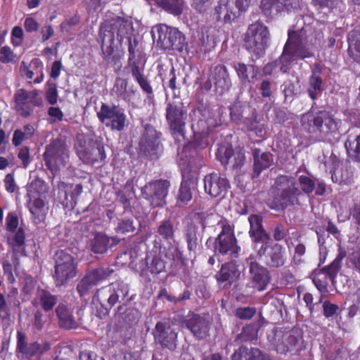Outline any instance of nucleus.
Instances as JSON below:
<instances>
[{
  "label": "nucleus",
  "instance_id": "obj_1",
  "mask_svg": "<svg viewBox=\"0 0 360 360\" xmlns=\"http://www.w3.org/2000/svg\"><path fill=\"white\" fill-rule=\"evenodd\" d=\"M316 43L308 26L296 31L289 30L281 56L264 67V75L277 77L279 72H287L293 61L314 56Z\"/></svg>",
  "mask_w": 360,
  "mask_h": 360
},
{
  "label": "nucleus",
  "instance_id": "obj_2",
  "mask_svg": "<svg viewBox=\"0 0 360 360\" xmlns=\"http://www.w3.org/2000/svg\"><path fill=\"white\" fill-rule=\"evenodd\" d=\"M248 221L250 226L249 234L257 255L259 257L265 256V263L271 267L282 266L285 263L283 247L277 243L269 245L270 236L263 228L262 217L252 214Z\"/></svg>",
  "mask_w": 360,
  "mask_h": 360
},
{
  "label": "nucleus",
  "instance_id": "obj_3",
  "mask_svg": "<svg viewBox=\"0 0 360 360\" xmlns=\"http://www.w3.org/2000/svg\"><path fill=\"white\" fill-rule=\"evenodd\" d=\"M133 32L132 22L129 19L117 17L109 23L101 27L99 38L103 58L108 63H115V52L117 45L115 43V34L117 41L121 44L124 39L131 37Z\"/></svg>",
  "mask_w": 360,
  "mask_h": 360
},
{
  "label": "nucleus",
  "instance_id": "obj_4",
  "mask_svg": "<svg viewBox=\"0 0 360 360\" xmlns=\"http://www.w3.org/2000/svg\"><path fill=\"white\" fill-rule=\"evenodd\" d=\"M302 124L309 132L318 134L321 137H326L338 128V123L326 111H320L316 115L306 113L302 116Z\"/></svg>",
  "mask_w": 360,
  "mask_h": 360
},
{
  "label": "nucleus",
  "instance_id": "obj_5",
  "mask_svg": "<svg viewBox=\"0 0 360 360\" xmlns=\"http://www.w3.org/2000/svg\"><path fill=\"white\" fill-rule=\"evenodd\" d=\"M129 293L127 284L117 282L98 290L93 297L94 304H100L108 312L116 303L125 301Z\"/></svg>",
  "mask_w": 360,
  "mask_h": 360
},
{
  "label": "nucleus",
  "instance_id": "obj_6",
  "mask_svg": "<svg viewBox=\"0 0 360 360\" xmlns=\"http://www.w3.org/2000/svg\"><path fill=\"white\" fill-rule=\"evenodd\" d=\"M55 274L53 278L56 285L61 286L65 285L70 279L77 275L76 264L70 250H58L54 256Z\"/></svg>",
  "mask_w": 360,
  "mask_h": 360
},
{
  "label": "nucleus",
  "instance_id": "obj_7",
  "mask_svg": "<svg viewBox=\"0 0 360 360\" xmlns=\"http://www.w3.org/2000/svg\"><path fill=\"white\" fill-rule=\"evenodd\" d=\"M267 27L260 22H255L249 26L245 39V46L257 56L264 54L269 42Z\"/></svg>",
  "mask_w": 360,
  "mask_h": 360
},
{
  "label": "nucleus",
  "instance_id": "obj_8",
  "mask_svg": "<svg viewBox=\"0 0 360 360\" xmlns=\"http://www.w3.org/2000/svg\"><path fill=\"white\" fill-rule=\"evenodd\" d=\"M152 36L158 46L163 49L181 50L184 41L182 34L176 28L165 24L153 27Z\"/></svg>",
  "mask_w": 360,
  "mask_h": 360
},
{
  "label": "nucleus",
  "instance_id": "obj_9",
  "mask_svg": "<svg viewBox=\"0 0 360 360\" xmlns=\"http://www.w3.org/2000/svg\"><path fill=\"white\" fill-rule=\"evenodd\" d=\"M45 165L53 174L65 167L69 160V151L65 142L56 139L49 143L44 153Z\"/></svg>",
  "mask_w": 360,
  "mask_h": 360
},
{
  "label": "nucleus",
  "instance_id": "obj_10",
  "mask_svg": "<svg viewBox=\"0 0 360 360\" xmlns=\"http://www.w3.org/2000/svg\"><path fill=\"white\" fill-rule=\"evenodd\" d=\"M277 189L281 191L279 196L274 199L275 206L278 209L292 205L297 201V197L301 194L300 190L296 187L294 179L286 176H280L276 180Z\"/></svg>",
  "mask_w": 360,
  "mask_h": 360
},
{
  "label": "nucleus",
  "instance_id": "obj_11",
  "mask_svg": "<svg viewBox=\"0 0 360 360\" xmlns=\"http://www.w3.org/2000/svg\"><path fill=\"white\" fill-rule=\"evenodd\" d=\"M97 115L99 120L112 130L120 131L125 127L127 115L124 110L117 105L103 103Z\"/></svg>",
  "mask_w": 360,
  "mask_h": 360
},
{
  "label": "nucleus",
  "instance_id": "obj_12",
  "mask_svg": "<svg viewBox=\"0 0 360 360\" xmlns=\"http://www.w3.org/2000/svg\"><path fill=\"white\" fill-rule=\"evenodd\" d=\"M214 249L221 255L232 257H237L240 250L237 245L233 230L227 221L221 222V231L215 239Z\"/></svg>",
  "mask_w": 360,
  "mask_h": 360
},
{
  "label": "nucleus",
  "instance_id": "obj_13",
  "mask_svg": "<svg viewBox=\"0 0 360 360\" xmlns=\"http://www.w3.org/2000/svg\"><path fill=\"white\" fill-rule=\"evenodd\" d=\"M300 334L297 330H276L272 340L276 350L281 354L297 351L299 348Z\"/></svg>",
  "mask_w": 360,
  "mask_h": 360
},
{
  "label": "nucleus",
  "instance_id": "obj_14",
  "mask_svg": "<svg viewBox=\"0 0 360 360\" xmlns=\"http://www.w3.org/2000/svg\"><path fill=\"white\" fill-rule=\"evenodd\" d=\"M251 0H219L215 11L219 19L229 22L246 11Z\"/></svg>",
  "mask_w": 360,
  "mask_h": 360
},
{
  "label": "nucleus",
  "instance_id": "obj_15",
  "mask_svg": "<svg viewBox=\"0 0 360 360\" xmlns=\"http://www.w3.org/2000/svg\"><path fill=\"white\" fill-rule=\"evenodd\" d=\"M170 184L167 180H158L150 182L142 188V195L153 207L165 205V198L168 194Z\"/></svg>",
  "mask_w": 360,
  "mask_h": 360
},
{
  "label": "nucleus",
  "instance_id": "obj_16",
  "mask_svg": "<svg viewBox=\"0 0 360 360\" xmlns=\"http://www.w3.org/2000/svg\"><path fill=\"white\" fill-rule=\"evenodd\" d=\"M41 101L38 98V91H27L20 89L15 94V108L19 113L27 117L33 110V106L39 105Z\"/></svg>",
  "mask_w": 360,
  "mask_h": 360
},
{
  "label": "nucleus",
  "instance_id": "obj_17",
  "mask_svg": "<svg viewBox=\"0 0 360 360\" xmlns=\"http://www.w3.org/2000/svg\"><path fill=\"white\" fill-rule=\"evenodd\" d=\"M261 8L267 16L282 12H295L302 7V0H262Z\"/></svg>",
  "mask_w": 360,
  "mask_h": 360
},
{
  "label": "nucleus",
  "instance_id": "obj_18",
  "mask_svg": "<svg viewBox=\"0 0 360 360\" xmlns=\"http://www.w3.org/2000/svg\"><path fill=\"white\" fill-rule=\"evenodd\" d=\"M6 227L8 231V244L14 252L22 250L25 243V233L18 227V218L13 213H9L6 218Z\"/></svg>",
  "mask_w": 360,
  "mask_h": 360
},
{
  "label": "nucleus",
  "instance_id": "obj_19",
  "mask_svg": "<svg viewBox=\"0 0 360 360\" xmlns=\"http://www.w3.org/2000/svg\"><path fill=\"white\" fill-rule=\"evenodd\" d=\"M77 154L84 163L90 164L105 158L104 146L101 143L91 140L87 144L76 146Z\"/></svg>",
  "mask_w": 360,
  "mask_h": 360
},
{
  "label": "nucleus",
  "instance_id": "obj_20",
  "mask_svg": "<svg viewBox=\"0 0 360 360\" xmlns=\"http://www.w3.org/2000/svg\"><path fill=\"white\" fill-rule=\"evenodd\" d=\"M140 152L143 155L155 158L160 150L159 135L152 127H146L139 142Z\"/></svg>",
  "mask_w": 360,
  "mask_h": 360
},
{
  "label": "nucleus",
  "instance_id": "obj_21",
  "mask_svg": "<svg viewBox=\"0 0 360 360\" xmlns=\"http://www.w3.org/2000/svg\"><path fill=\"white\" fill-rule=\"evenodd\" d=\"M166 118L170 129L181 133L185 126L186 113L180 102H170L166 109Z\"/></svg>",
  "mask_w": 360,
  "mask_h": 360
},
{
  "label": "nucleus",
  "instance_id": "obj_22",
  "mask_svg": "<svg viewBox=\"0 0 360 360\" xmlns=\"http://www.w3.org/2000/svg\"><path fill=\"white\" fill-rule=\"evenodd\" d=\"M229 188L226 178L217 173H211L204 178L205 191L212 197L224 195Z\"/></svg>",
  "mask_w": 360,
  "mask_h": 360
},
{
  "label": "nucleus",
  "instance_id": "obj_23",
  "mask_svg": "<svg viewBox=\"0 0 360 360\" xmlns=\"http://www.w3.org/2000/svg\"><path fill=\"white\" fill-rule=\"evenodd\" d=\"M112 91L119 99L131 104L140 99L138 89L134 85H129L127 80L121 77L116 78Z\"/></svg>",
  "mask_w": 360,
  "mask_h": 360
},
{
  "label": "nucleus",
  "instance_id": "obj_24",
  "mask_svg": "<svg viewBox=\"0 0 360 360\" xmlns=\"http://www.w3.org/2000/svg\"><path fill=\"white\" fill-rule=\"evenodd\" d=\"M251 274V286L258 291L264 290L270 281L268 271L256 262L250 256L248 259Z\"/></svg>",
  "mask_w": 360,
  "mask_h": 360
},
{
  "label": "nucleus",
  "instance_id": "obj_25",
  "mask_svg": "<svg viewBox=\"0 0 360 360\" xmlns=\"http://www.w3.org/2000/svg\"><path fill=\"white\" fill-rule=\"evenodd\" d=\"M217 157L224 165L230 164L233 168H237L243 165L245 155L241 150H233L229 146H221L217 153Z\"/></svg>",
  "mask_w": 360,
  "mask_h": 360
},
{
  "label": "nucleus",
  "instance_id": "obj_26",
  "mask_svg": "<svg viewBox=\"0 0 360 360\" xmlns=\"http://www.w3.org/2000/svg\"><path fill=\"white\" fill-rule=\"evenodd\" d=\"M153 335L155 340L162 346L169 348L174 347L177 334L167 323H157Z\"/></svg>",
  "mask_w": 360,
  "mask_h": 360
},
{
  "label": "nucleus",
  "instance_id": "obj_27",
  "mask_svg": "<svg viewBox=\"0 0 360 360\" xmlns=\"http://www.w3.org/2000/svg\"><path fill=\"white\" fill-rule=\"evenodd\" d=\"M186 328L198 339H202L208 335L210 326L208 321L197 314H190L185 321Z\"/></svg>",
  "mask_w": 360,
  "mask_h": 360
},
{
  "label": "nucleus",
  "instance_id": "obj_28",
  "mask_svg": "<svg viewBox=\"0 0 360 360\" xmlns=\"http://www.w3.org/2000/svg\"><path fill=\"white\" fill-rule=\"evenodd\" d=\"M60 198H63V203L65 207L74 208L77 205L78 196L82 191L80 184L72 185L60 182L58 185Z\"/></svg>",
  "mask_w": 360,
  "mask_h": 360
},
{
  "label": "nucleus",
  "instance_id": "obj_29",
  "mask_svg": "<svg viewBox=\"0 0 360 360\" xmlns=\"http://www.w3.org/2000/svg\"><path fill=\"white\" fill-rule=\"evenodd\" d=\"M27 206L35 224H39L45 219L48 207L41 198H29Z\"/></svg>",
  "mask_w": 360,
  "mask_h": 360
},
{
  "label": "nucleus",
  "instance_id": "obj_30",
  "mask_svg": "<svg viewBox=\"0 0 360 360\" xmlns=\"http://www.w3.org/2000/svg\"><path fill=\"white\" fill-rule=\"evenodd\" d=\"M212 78L217 89H220L222 93L227 91L231 86V82L227 68L222 65H217L214 68L212 73Z\"/></svg>",
  "mask_w": 360,
  "mask_h": 360
},
{
  "label": "nucleus",
  "instance_id": "obj_31",
  "mask_svg": "<svg viewBox=\"0 0 360 360\" xmlns=\"http://www.w3.org/2000/svg\"><path fill=\"white\" fill-rule=\"evenodd\" d=\"M217 125V121L211 113L205 110L202 113V117L193 124V130L202 136L207 135L210 131Z\"/></svg>",
  "mask_w": 360,
  "mask_h": 360
},
{
  "label": "nucleus",
  "instance_id": "obj_32",
  "mask_svg": "<svg viewBox=\"0 0 360 360\" xmlns=\"http://www.w3.org/2000/svg\"><path fill=\"white\" fill-rule=\"evenodd\" d=\"M240 272L235 262H229L224 264L217 275L219 282H228L229 284L236 281L240 276Z\"/></svg>",
  "mask_w": 360,
  "mask_h": 360
},
{
  "label": "nucleus",
  "instance_id": "obj_33",
  "mask_svg": "<svg viewBox=\"0 0 360 360\" xmlns=\"http://www.w3.org/2000/svg\"><path fill=\"white\" fill-rule=\"evenodd\" d=\"M346 257V251L341 246L338 248V254L335 259L327 266L324 267L321 274H325L326 276L334 283L335 278H336L338 271L342 266V259Z\"/></svg>",
  "mask_w": 360,
  "mask_h": 360
},
{
  "label": "nucleus",
  "instance_id": "obj_34",
  "mask_svg": "<svg viewBox=\"0 0 360 360\" xmlns=\"http://www.w3.org/2000/svg\"><path fill=\"white\" fill-rule=\"evenodd\" d=\"M39 343L37 342L27 344L26 335L21 331L17 333V351L27 358L37 355Z\"/></svg>",
  "mask_w": 360,
  "mask_h": 360
},
{
  "label": "nucleus",
  "instance_id": "obj_35",
  "mask_svg": "<svg viewBox=\"0 0 360 360\" xmlns=\"http://www.w3.org/2000/svg\"><path fill=\"white\" fill-rule=\"evenodd\" d=\"M274 162L273 155L269 153H262L259 154V152L255 150L254 152V172L253 177H257L259 175L262 170L269 168Z\"/></svg>",
  "mask_w": 360,
  "mask_h": 360
},
{
  "label": "nucleus",
  "instance_id": "obj_36",
  "mask_svg": "<svg viewBox=\"0 0 360 360\" xmlns=\"http://www.w3.org/2000/svg\"><path fill=\"white\" fill-rule=\"evenodd\" d=\"M201 231L200 226L195 221V217L193 216L191 222L187 225L186 229V239L188 245V249L191 252H195L198 247L197 236Z\"/></svg>",
  "mask_w": 360,
  "mask_h": 360
},
{
  "label": "nucleus",
  "instance_id": "obj_37",
  "mask_svg": "<svg viewBox=\"0 0 360 360\" xmlns=\"http://www.w3.org/2000/svg\"><path fill=\"white\" fill-rule=\"evenodd\" d=\"M56 313L59 320V325L66 329H72L77 327V323L70 311L65 305L60 304L56 309Z\"/></svg>",
  "mask_w": 360,
  "mask_h": 360
},
{
  "label": "nucleus",
  "instance_id": "obj_38",
  "mask_svg": "<svg viewBox=\"0 0 360 360\" xmlns=\"http://www.w3.org/2000/svg\"><path fill=\"white\" fill-rule=\"evenodd\" d=\"M118 240L116 238H109L103 233H98L95 236L92 243V250L96 253H104L109 246L117 244Z\"/></svg>",
  "mask_w": 360,
  "mask_h": 360
},
{
  "label": "nucleus",
  "instance_id": "obj_39",
  "mask_svg": "<svg viewBox=\"0 0 360 360\" xmlns=\"http://www.w3.org/2000/svg\"><path fill=\"white\" fill-rule=\"evenodd\" d=\"M193 217H195V221L200 224L202 232L207 226H213L215 224L221 226V222L226 221L220 219L217 214L207 212L195 213Z\"/></svg>",
  "mask_w": 360,
  "mask_h": 360
},
{
  "label": "nucleus",
  "instance_id": "obj_40",
  "mask_svg": "<svg viewBox=\"0 0 360 360\" xmlns=\"http://www.w3.org/2000/svg\"><path fill=\"white\" fill-rule=\"evenodd\" d=\"M57 297L46 290L39 291L37 297L34 301V305H39L45 311H49L57 303Z\"/></svg>",
  "mask_w": 360,
  "mask_h": 360
},
{
  "label": "nucleus",
  "instance_id": "obj_41",
  "mask_svg": "<svg viewBox=\"0 0 360 360\" xmlns=\"http://www.w3.org/2000/svg\"><path fill=\"white\" fill-rule=\"evenodd\" d=\"M263 354L257 349L240 347L232 356V360H263Z\"/></svg>",
  "mask_w": 360,
  "mask_h": 360
},
{
  "label": "nucleus",
  "instance_id": "obj_42",
  "mask_svg": "<svg viewBox=\"0 0 360 360\" xmlns=\"http://www.w3.org/2000/svg\"><path fill=\"white\" fill-rule=\"evenodd\" d=\"M345 146L348 155L356 161L360 162V134H349Z\"/></svg>",
  "mask_w": 360,
  "mask_h": 360
},
{
  "label": "nucleus",
  "instance_id": "obj_43",
  "mask_svg": "<svg viewBox=\"0 0 360 360\" xmlns=\"http://www.w3.org/2000/svg\"><path fill=\"white\" fill-rule=\"evenodd\" d=\"M236 70L238 77L243 81L250 82V78L254 79L257 73V69L254 65L247 66L243 63H235Z\"/></svg>",
  "mask_w": 360,
  "mask_h": 360
},
{
  "label": "nucleus",
  "instance_id": "obj_44",
  "mask_svg": "<svg viewBox=\"0 0 360 360\" xmlns=\"http://www.w3.org/2000/svg\"><path fill=\"white\" fill-rule=\"evenodd\" d=\"M34 128L31 124L25 125L22 129H17L13 133V143L14 146H20L25 140L30 139L34 134Z\"/></svg>",
  "mask_w": 360,
  "mask_h": 360
},
{
  "label": "nucleus",
  "instance_id": "obj_45",
  "mask_svg": "<svg viewBox=\"0 0 360 360\" xmlns=\"http://www.w3.org/2000/svg\"><path fill=\"white\" fill-rule=\"evenodd\" d=\"M46 191L45 182L40 179L32 180L27 186V196L29 198H40V194Z\"/></svg>",
  "mask_w": 360,
  "mask_h": 360
},
{
  "label": "nucleus",
  "instance_id": "obj_46",
  "mask_svg": "<svg viewBox=\"0 0 360 360\" xmlns=\"http://www.w3.org/2000/svg\"><path fill=\"white\" fill-rule=\"evenodd\" d=\"M112 272L113 271L108 268L101 267L89 271L86 276L89 278V282H91L93 285H96L107 278Z\"/></svg>",
  "mask_w": 360,
  "mask_h": 360
},
{
  "label": "nucleus",
  "instance_id": "obj_47",
  "mask_svg": "<svg viewBox=\"0 0 360 360\" xmlns=\"http://www.w3.org/2000/svg\"><path fill=\"white\" fill-rule=\"evenodd\" d=\"M349 51L352 56L360 61V34L351 32L348 37Z\"/></svg>",
  "mask_w": 360,
  "mask_h": 360
},
{
  "label": "nucleus",
  "instance_id": "obj_48",
  "mask_svg": "<svg viewBox=\"0 0 360 360\" xmlns=\"http://www.w3.org/2000/svg\"><path fill=\"white\" fill-rule=\"evenodd\" d=\"M183 4L182 0H162L160 7L170 13L178 15L182 12Z\"/></svg>",
  "mask_w": 360,
  "mask_h": 360
},
{
  "label": "nucleus",
  "instance_id": "obj_49",
  "mask_svg": "<svg viewBox=\"0 0 360 360\" xmlns=\"http://www.w3.org/2000/svg\"><path fill=\"white\" fill-rule=\"evenodd\" d=\"M309 84L308 94L310 98L314 100L322 91V79L319 76L313 74L309 78Z\"/></svg>",
  "mask_w": 360,
  "mask_h": 360
},
{
  "label": "nucleus",
  "instance_id": "obj_50",
  "mask_svg": "<svg viewBox=\"0 0 360 360\" xmlns=\"http://www.w3.org/2000/svg\"><path fill=\"white\" fill-rule=\"evenodd\" d=\"M158 233L164 240L170 243L174 238V228L172 223L168 220L163 221L158 228Z\"/></svg>",
  "mask_w": 360,
  "mask_h": 360
},
{
  "label": "nucleus",
  "instance_id": "obj_51",
  "mask_svg": "<svg viewBox=\"0 0 360 360\" xmlns=\"http://www.w3.org/2000/svg\"><path fill=\"white\" fill-rule=\"evenodd\" d=\"M192 198L191 188L187 182H182L179 191L178 203L181 205H186Z\"/></svg>",
  "mask_w": 360,
  "mask_h": 360
},
{
  "label": "nucleus",
  "instance_id": "obj_52",
  "mask_svg": "<svg viewBox=\"0 0 360 360\" xmlns=\"http://www.w3.org/2000/svg\"><path fill=\"white\" fill-rule=\"evenodd\" d=\"M248 128L250 131H252L258 137H263L266 133V127L264 122H260L257 120H254L248 124Z\"/></svg>",
  "mask_w": 360,
  "mask_h": 360
},
{
  "label": "nucleus",
  "instance_id": "obj_53",
  "mask_svg": "<svg viewBox=\"0 0 360 360\" xmlns=\"http://www.w3.org/2000/svg\"><path fill=\"white\" fill-rule=\"evenodd\" d=\"M298 181L302 191L305 193H311L315 188L314 181L307 176H300Z\"/></svg>",
  "mask_w": 360,
  "mask_h": 360
},
{
  "label": "nucleus",
  "instance_id": "obj_54",
  "mask_svg": "<svg viewBox=\"0 0 360 360\" xmlns=\"http://www.w3.org/2000/svg\"><path fill=\"white\" fill-rule=\"evenodd\" d=\"M312 3L319 8H327L330 10L338 6L341 3V0H312Z\"/></svg>",
  "mask_w": 360,
  "mask_h": 360
},
{
  "label": "nucleus",
  "instance_id": "obj_55",
  "mask_svg": "<svg viewBox=\"0 0 360 360\" xmlns=\"http://www.w3.org/2000/svg\"><path fill=\"white\" fill-rule=\"evenodd\" d=\"M134 226L133 225V222L130 219L122 220V221L119 222L115 229L117 233L122 234L131 232L134 231Z\"/></svg>",
  "mask_w": 360,
  "mask_h": 360
},
{
  "label": "nucleus",
  "instance_id": "obj_56",
  "mask_svg": "<svg viewBox=\"0 0 360 360\" xmlns=\"http://www.w3.org/2000/svg\"><path fill=\"white\" fill-rule=\"evenodd\" d=\"M47 85L49 87L46 91V99L50 104H55L58 99L56 86L54 83L49 81L47 82Z\"/></svg>",
  "mask_w": 360,
  "mask_h": 360
},
{
  "label": "nucleus",
  "instance_id": "obj_57",
  "mask_svg": "<svg viewBox=\"0 0 360 360\" xmlns=\"http://www.w3.org/2000/svg\"><path fill=\"white\" fill-rule=\"evenodd\" d=\"M165 268V263L158 257L153 259L151 263L148 266V269L152 274H160L164 271Z\"/></svg>",
  "mask_w": 360,
  "mask_h": 360
},
{
  "label": "nucleus",
  "instance_id": "obj_58",
  "mask_svg": "<svg viewBox=\"0 0 360 360\" xmlns=\"http://www.w3.org/2000/svg\"><path fill=\"white\" fill-rule=\"evenodd\" d=\"M0 54V60L4 63H7L12 61L15 57L11 49L8 46H5L1 48Z\"/></svg>",
  "mask_w": 360,
  "mask_h": 360
},
{
  "label": "nucleus",
  "instance_id": "obj_59",
  "mask_svg": "<svg viewBox=\"0 0 360 360\" xmlns=\"http://www.w3.org/2000/svg\"><path fill=\"white\" fill-rule=\"evenodd\" d=\"M176 76L175 75L174 69L172 68L168 75L165 76L162 79V82L164 86H167V87L170 88L172 90H174L176 89Z\"/></svg>",
  "mask_w": 360,
  "mask_h": 360
},
{
  "label": "nucleus",
  "instance_id": "obj_60",
  "mask_svg": "<svg viewBox=\"0 0 360 360\" xmlns=\"http://www.w3.org/2000/svg\"><path fill=\"white\" fill-rule=\"evenodd\" d=\"M210 0H192V6L199 13L207 12L210 8Z\"/></svg>",
  "mask_w": 360,
  "mask_h": 360
},
{
  "label": "nucleus",
  "instance_id": "obj_61",
  "mask_svg": "<svg viewBox=\"0 0 360 360\" xmlns=\"http://www.w3.org/2000/svg\"><path fill=\"white\" fill-rule=\"evenodd\" d=\"M46 320L41 311H37L34 313V318L32 320L33 328L37 330H41L44 328V325Z\"/></svg>",
  "mask_w": 360,
  "mask_h": 360
},
{
  "label": "nucleus",
  "instance_id": "obj_62",
  "mask_svg": "<svg viewBox=\"0 0 360 360\" xmlns=\"http://www.w3.org/2000/svg\"><path fill=\"white\" fill-rule=\"evenodd\" d=\"M88 279L89 278L85 276L77 285V291L82 297L84 296L94 285Z\"/></svg>",
  "mask_w": 360,
  "mask_h": 360
},
{
  "label": "nucleus",
  "instance_id": "obj_63",
  "mask_svg": "<svg viewBox=\"0 0 360 360\" xmlns=\"http://www.w3.org/2000/svg\"><path fill=\"white\" fill-rule=\"evenodd\" d=\"M338 306L332 304L329 301H325L323 304V314L326 317L329 318L336 314Z\"/></svg>",
  "mask_w": 360,
  "mask_h": 360
},
{
  "label": "nucleus",
  "instance_id": "obj_64",
  "mask_svg": "<svg viewBox=\"0 0 360 360\" xmlns=\"http://www.w3.org/2000/svg\"><path fill=\"white\" fill-rule=\"evenodd\" d=\"M255 314V310L250 307L239 308L236 310V316L241 319H250Z\"/></svg>",
  "mask_w": 360,
  "mask_h": 360
}]
</instances>
